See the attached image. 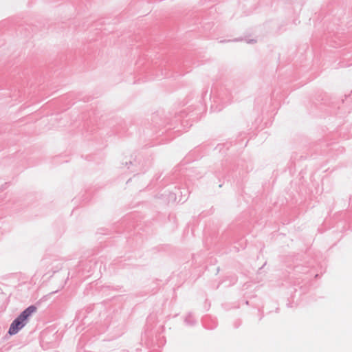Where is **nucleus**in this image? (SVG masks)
I'll return each instance as SVG.
<instances>
[{"label":"nucleus","instance_id":"f257e3e1","mask_svg":"<svg viewBox=\"0 0 352 352\" xmlns=\"http://www.w3.org/2000/svg\"><path fill=\"white\" fill-rule=\"evenodd\" d=\"M36 309L34 306H30L23 311L11 324L8 333L10 335L16 334L25 325L28 318L36 311Z\"/></svg>","mask_w":352,"mask_h":352}]
</instances>
